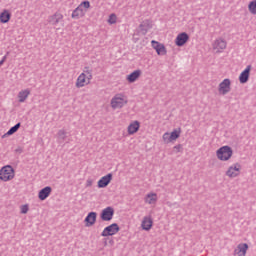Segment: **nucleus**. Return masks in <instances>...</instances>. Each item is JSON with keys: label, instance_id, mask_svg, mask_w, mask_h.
I'll list each match as a JSON object with an SVG mask.
<instances>
[{"label": "nucleus", "instance_id": "nucleus-35", "mask_svg": "<svg viewBox=\"0 0 256 256\" xmlns=\"http://www.w3.org/2000/svg\"><path fill=\"white\" fill-rule=\"evenodd\" d=\"M169 137H171V135L168 132L163 134L164 141H169Z\"/></svg>", "mask_w": 256, "mask_h": 256}, {"label": "nucleus", "instance_id": "nucleus-24", "mask_svg": "<svg viewBox=\"0 0 256 256\" xmlns=\"http://www.w3.org/2000/svg\"><path fill=\"white\" fill-rule=\"evenodd\" d=\"M71 17L72 19H81V17H85V10L78 6L75 10H73Z\"/></svg>", "mask_w": 256, "mask_h": 256}, {"label": "nucleus", "instance_id": "nucleus-9", "mask_svg": "<svg viewBox=\"0 0 256 256\" xmlns=\"http://www.w3.org/2000/svg\"><path fill=\"white\" fill-rule=\"evenodd\" d=\"M63 21V14L56 12L53 15L48 16L47 22L50 25L56 26Z\"/></svg>", "mask_w": 256, "mask_h": 256}, {"label": "nucleus", "instance_id": "nucleus-15", "mask_svg": "<svg viewBox=\"0 0 256 256\" xmlns=\"http://www.w3.org/2000/svg\"><path fill=\"white\" fill-rule=\"evenodd\" d=\"M241 166L239 164H235L234 166H230L226 171L227 177L235 178L239 175V171Z\"/></svg>", "mask_w": 256, "mask_h": 256}, {"label": "nucleus", "instance_id": "nucleus-11", "mask_svg": "<svg viewBox=\"0 0 256 256\" xmlns=\"http://www.w3.org/2000/svg\"><path fill=\"white\" fill-rule=\"evenodd\" d=\"M151 45L153 47V49H155L157 55H167V49L165 48V45L152 40L151 41Z\"/></svg>", "mask_w": 256, "mask_h": 256}, {"label": "nucleus", "instance_id": "nucleus-12", "mask_svg": "<svg viewBox=\"0 0 256 256\" xmlns=\"http://www.w3.org/2000/svg\"><path fill=\"white\" fill-rule=\"evenodd\" d=\"M187 41H189V34H187V32H182L178 34L175 39L177 47H183V45H185Z\"/></svg>", "mask_w": 256, "mask_h": 256}, {"label": "nucleus", "instance_id": "nucleus-3", "mask_svg": "<svg viewBox=\"0 0 256 256\" xmlns=\"http://www.w3.org/2000/svg\"><path fill=\"white\" fill-rule=\"evenodd\" d=\"M151 29H153V22L149 19H145L139 24L136 32L137 35L145 36L149 31H151Z\"/></svg>", "mask_w": 256, "mask_h": 256}, {"label": "nucleus", "instance_id": "nucleus-16", "mask_svg": "<svg viewBox=\"0 0 256 256\" xmlns=\"http://www.w3.org/2000/svg\"><path fill=\"white\" fill-rule=\"evenodd\" d=\"M51 191H53V188H51V186H46L42 188L38 193V198L40 199V201H45V199H47L49 195H51Z\"/></svg>", "mask_w": 256, "mask_h": 256}, {"label": "nucleus", "instance_id": "nucleus-6", "mask_svg": "<svg viewBox=\"0 0 256 256\" xmlns=\"http://www.w3.org/2000/svg\"><path fill=\"white\" fill-rule=\"evenodd\" d=\"M218 91L221 95H227L231 91V80L229 78L224 79L218 86Z\"/></svg>", "mask_w": 256, "mask_h": 256}, {"label": "nucleus", "instance_id": "nucleus-4", "mask_svg": "<svg viewBox=\"0 0 256 256\" xmlns=\"http://www.w3.org/2000/svg\"><path fill=\"white\" fill-rule=\"evenodd\" d=\"M125 105H127V100H125V97L122 94L115 95L111 99L112 109H122Z\"/></svg>", "mask_w": 256, "mask_h": 256}, {"label": "nucleus", "instance_id": "nucleus-19", "mask_svg": "<svg viewBox=\"0 0 256 256\" xmlns=\"http://www.w3.org/2000/svg\"><path fill=\"white\" fill-rule=\"evenodd\" d=\"M139 127H141V123H139V121L135 120L131 122L128 126V135H135V133L139 131Z\"/></svg>", "mask_w": 256, "mask_h": 256}, {"label": "nucleus", "instance_id": "nucleus-28", "mask_svg": "<svg viewBox=\"0 0 256 256\" xmlns=\"http://www.w3.org/2000/svg\"><path fill=\"white\" fill-rule=\"evenodd\" d=\"M181 137V128L174 129L169 136V142L176 141V139H179Z\"/></svg>", "mask_w": 256, "mask_h": 256}, {"label": "nucleus", "instance_id": "nucleus-30", "mask_svg": "<svg viewBox=\"0 0 256 256\" xmlns=\"http://www.w3.org/2000/svg\"><path fill=\"white\" fill-rule=\"evenodd\" d=\"M108 23H110V25H115V23H117V15L110 14L109 19H108Z\"/></svg>", "mask_w": 256, "mask_h": 256}, {"label": "nucleus", "instance_id": "nucleus-26", "mask_svg": "<svg viewBox=\"0 0 256 256\" xmlns=\"http://www.w3.org/2000/svg\"><path fill=\"white\" fill-rule=\"evenodd\" d=\"M9 21H11V13L9 10H4L0 13V23H9Z\"/></svg>", "mask_w": 256, "mask_h": 256}, {"label": "nucleus", "instance_id": "nucleus-36", "mask_svg": "<svg viewBox=\"0 0 256 256\" xmlns=\"http://www.w3.org/2000/svg\"><path fill=\"white\" fill-rule=\"evenodd\" d=\"M9 55V52H7L0 61H2V63H5V61H7V56Z\"/></svg>", "mask_w": 256, "mask_h": 256}, {"label": "nucleus", "instance_id": "nucleus-17", "mask_svg": "<svg viewBox=\"0 0 256 256\" xmlns=\"http://www.w3.org/2000/svg\"><path fill=\"white\" fill-rule=\"evenodd\" d=\"M141 227L144 231H151V227H153V218H151V216H145L142 220Z\"/></svg>", "mask_w": 256, "mask_h": 256}, {"label": "nucleus", "instance_id": "nucleus-23", "mask_svg": "<svg viewBox=\"0 0 256 256\" xmlns=\"http://www.w3.org/2000/svg\"><path fill=\"white\" fill-rule=\"evenodd\" d=\"M157 193H148L145 198L144 201L145 203H148V205H155L157 203Z\"/></svg>", "mask_w": 256, "mask_h": 256}, {"label": "nucleus", "instance_id": "nucleus-13", "mask_svg": "<svg viewBox=\"0 0 256 256\" xmlns=\"http://www.w3.org/2000/svg\"><path fill=\"white\" fill-rule=\"evenodd\" d=\"M247 249H249V245H247V243L238 244L237 248L234 250V256L247 255Z\"/></svg>", "mask_w": 256, "mask_h": 256}, {"label": "nucleus", "instance_id": "nucleus-20", "mask_svg": "<svg viewBox=\"0 0 256 256\" xmlns=\"http://www.w3.org/2000/svg\"><path fill=\"white\" fill-rule=\"evenodd\" d=\"M87 75H85V73H81L77 80H76V87L77 89H81V87H85V85H87Z\"/></svg>", "mask_w": 256, "mask_h": 256}, {"label": "nucleus", "instance_id": "nucleus-31", "mask_svg": "<svg viewBox=\"0 0 256 256\" xmlns=\"http://www.w3.org/2000/svg\"><path fill=\"white\" fill-rule=\"evenodd\" d=\"M79 7H81L82 9H89V7H91V2L89 1H83L80 3V5H78Z\"/></svg>", "mask_w": 256, "mask_h": 256}, {"label": "nucleus", "instance_id": "nucleus-25", "mask_svg": "<svg viewBox=\"0 0 256 256\" xmlns=\"http://www.w3.org/2000/svg\"><path fill=\"white\" fill-rule=\"evenodd\" d=\"M67 139V131H65L64 129H61L57 132V143H59L60 145L62 143H65Z\"/></svg>", "mask_w": 256, "mask_h": 256}, {"label": "nucleus", "instance_id": "nucleus-7", "mask_svg": "<svg viewBox=\"0 0 256 256\" xmlns=\"http://www.w3.org/2000/svg\"><path fill=\"white\" fill-rule=\"evenodd\" d=\"M114 215H115V210L113 209V207L108 206L102 210L100 217L102 221H111Z\"/></svg>", "mask_w": 256, "mask_h": 256}, {"label": "nucleus", "instance_id": "nucleus-32", "mask_svg": "<svg viewBox=\"0 0 256 256\" xmlns=\"http://www.w3.org/2000/svg\"><path fill=\"white\" fill-rule=\"evenodd\" d=\"M28 211H29V205L25 204V205L21 206V213H22V215L27 214Z\"/></svg>", "mask_w": 256, "mask_h": 256}, {"label": "nucleus", "instance_id": "nucleus-1", "mask_svg": "<svg viewBox=\"0 0 256 256\" xmlns=\"http://www.w3.org/2000/svg\"><path fill=\"white\" fill-rule=\"evenodd\" d=\"M216 156L220 161H229L233 157V149L231 146H222L216 151Z\"/></svg>", "mask_w": 256, "mask_h": 256}, {"label": "nucleus", "instance_id": "nucleus-39", "mask_svg": "<svg viewBox=\"0 0 256 256\" xmlns=\"http://www.w3.org/2000/svg\"><path fill=\"white\" fill-rule=\"evenodd\" d=\"M3 63H4V62L0 60V67H1V65H3Z\"/></svg>", "mask_w": 256, "mask_h": 256}, {"label": "nucleus", "instance_id": "nucleus-22", "mask_svg": "<svg viewBox=\"0 0 256 256\" xmlns=\"http://www.w3.org/2000/svg\"><path fill=\"white\" fill-rule=\"evenodd\" d=\"M29 95H31V90H29V89L21 90L18 93V101H19V103H25V101H27V97H29Z\"/></svg>", "mask_w": 256, "mask_h": 256}, {"label": "nucleus", "instance_id": "nucleus-38", "mask_svg": "<svg viewBox=\"0 0 256 256\" xmlns=\"http://www.w3.org/2000/svg\"><path fill=\"white\" fill-rule=\"evenodd\" d=\"M91 186V181H87V187Z\"/></svg>", "mask_w": 256, "mask_h": 256}, {"label": "nucleus", "instance_id": "nucleus-14", "mask_svg": "<svg viewBox=\"0 0 256 256\" xmlns=\"http://www.w3.org/2000/svg\"><path fill=\"white\" fill-rule=\"evenodd\" d=\"M251 73V65H248L240 74L239 76V82L243 84L247 83L249 81V75Z\"/></svg>", "mask_w": 256, "mask_h": 256}, {"label": "nucleus", "instance_id": "nucleus-5", "mask_svg": "<svg viewBox=\"0 0 256 256\" xmlns=\"http://www.w3.org/2000/svg\"><path fill=\"white\" fill-rule=\"evenodd\" d=\"M121 228H119L118 223H113L102 231L101 235L102 237H112L113 235H117V232L120 231Z\"/></svg>", "mask_w": 256, "mask_h": 256}, {"label": "nucleus", "instance_id": "nucleus-27", "mask_svg": "<svg viewBox=\"0 0 256 256\" xmlns=\"http://www.w3.org/2000/svg\"><path fill=\"white\" fill-rule=\"evenodd\" d=\"M21 128V122H18L16 125L12 126L7 133L4 134L3 137H9L11 135H14V133H17L19 129Z\"/></svg>", "mask_w": 256, "mask_h": 256}, {"label": "nucleus", "instance_id": "nucleus-18", "mask_svg": "<svg viewBox=\"0 0 256 256\" xmlns=\"http://www.w3.org/2000/svg\"><path fill=\"white\" fill-rule=\"evenodd\" d=\"M84 221L86 223V227H92V225H95V222L97 221V213H88Z\"/></svg>", "mask_w": 256, "mask_h": 256}, {"label": "nucleus", "instance_id": "nucleus-10", "mask_svg": "<svg viewBox=\"0 0 256 256\" xmlns=\"http://www.w3.org/2000/svg\"><path fill=\"white\" fill-rule=\"evenodd\" d=\"M113 181V174L108 173L98 181V189H105Z\"/></svg>", "mask_w": 256, "mask_h": 256}, {"label": "nucleus", "instance_id": "nucleus-37", "mask_svg": "<svg viewBox=\"0 0 256 256\" xmlns=\"http://www.w3.org/2000/svg\"><path fill=\"white\" fill-rule=\"evenodd\" d=\"M16 152H17V153H23V150H21V149H16Z\"/></svg>", "mask_w": 256, "mask_h": 256}, {"label": "nucleus", "instance_id": "nucleus-34", "mask_svg": "<svg viewBox=\"0 0 256 256\" xmlns=\"http://www.w3.org/2000/svg\"><path fill=\"white\" fill-rule=\"evenodd\" d=\"M91 79H93V73L86 75V85H89L91 83Z\"/></svg>", "mask_w": 256, "mask_h": 256}, {"label": "nucleus", "instance_id": "nucleus-29", "mask_svg": "<svg viewBox=\"0 0 256 256\" xmlns=\"http://www.w3.org/2000/svg\"><path fill=\"white\" fill-rule=\"evenodd\" d=\"M248 9L252 15H256V0H253L249 3Z\"/></svg>", "mask_w": 256, "mask_h": 256}, {"label": "nucleus", "instance_id": "nucleus-2", "mask_svg": "<svg viewBox=\"0 0 256 256\" xmlns=\"http://www.w3.org/2000/svg\"><path fill=\"white\" fill-rule=\"evenodd\" d=\"M15 178V169H13V166L6 165L3 166L0 170V180L7 182L11 181V179Z\"/></svg>", "mask_w": 256, "mask_h": 256}, {"label": "nucleus", "instance_id": "nucleus-8", "mask_svg": "<svg viewBox=\"0 0 256 256\" xmlns=\"http://www.w3.org/2000/svg\"><path fill=\"white\" fill-rule=\"evenodd\" d=\"M213 49L217 51V53H223V51L227 49V41L223 38L216 39L213 44Z\"/></svg>", "mask_w": 256, "mask_h": 256}, {"label": "nucleus", "instance_id": "nucleus-21", "mask_svg": "<svg viewBox=\"0 0 256 256\" xmlns=\"http://www.w3.org/2000/svg\"><path fill=\"white\" fill-rule=\"evenodd\" d=\"M139 77H141V70H135L132 73H130L126 79L128 81V83H135L137 81V79H139Z\"/></svg>", "mask_w": 256, "mask_h": 256}, {"label": "nucleus", "instance_id": "nucleus-33", "mask_svg": "<svg viewBox=\"0 0 256 256\" xmlns=\"http://www.w3.org/2000/svg\"><path fill=\"white\" fill-rule=\"evenodd\" d=\"M82 73H84L85 75H91V73H93V69L89 68L88 66H85Z\"/></svg>", "mask_w": 256, "mask_h": 256}]
</instances>
